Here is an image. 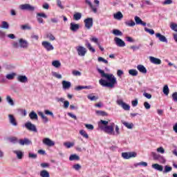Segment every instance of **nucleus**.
Segmentation results:
<instances>
[{"label":"nucleus","instance_id":"nucleus-33","mask_svg":"<svg viewBox=\"0 0 177 177\" xmlns=\"http://www.w3.org/2000/svg\"><path fill=\"white\" fill-rule=\"evenodd\" d=\"M81 17H82V15L81 14V12H76L73 15L74 20H81Z\"/></svg>","mask_w":177,"mask_h":177},{"label":"nucleus","instance_id":"nucleus-19","mask_svg":"<svg viewBox=\"0 0 177 177\" xmlns=\"http://www.w3.org/2000/svg\"><path fill=\"white\" fill-rule=\"evenodd\" d=\"M156 38L159 39V41H160V42H168L167 37H165V36L161 35V33H156Z\"/></svg>","mask_w":177,"mask_h":177},{"label":"nucleus","instance_id":"nucleus-41","mask_svg":"<svg viewBox=\"0 0 177 177\" xmlns=\"http://www.w3.org/2000/svg\"><path fill=\"white\" fill-rule=\"evenodd\" d=\"M64 146H65V147H66L67 149H70L71 147H73L74 142H66L64 143Z\"/></svg>","mask_w":177,"mask_h":177},{"label":"nucleus","instance_id":"nucleus-47","mask_svg":"<svg viewBox=\"0 0 177 177\" xmlns=\"http://www.w3.org/2000/svg\"><path fill=\"white\" fill-rule=\"evenodd\" d=\"M46 38H48L50 41H55V39H56V37H55L52 33H48L46 35Z\"/></svg>","mask_w":177,"mask_h":177},{"label":"nucleus","instance_id":"nucleus-6","mask_svg":"<svg viewBox=\"0 0 177 177\" xmlns=\"http://www.w3.org/2000/svg\"><path fill=\"white\" fill-rule=\"evenodd\" d=\"M117 104H118V106H121V107L122 109H124L126 111H129V110H131V106H129V104L124 102V101H122V100H118L116 101Z\"/></svg>","mask_w":177,"mask_h":177},{"label":"nucleus","instance_id":"nucleus-42","mask_svg":"<svg viewBox=\"0 0 177 177\" xmlns=\"http://www.w3.org/2000/svg\"><path fill=\"white\" fill-rule=\"evenodd\" d=\"M170 28L173 31H175L176 32H177V24H175V23L170 24Z\"/></svg>","mask_w":177,"mask_h":177},{"label":"nucleus","instance_id":"nucleus-31","mask_svg":"<svg viewBox=\"0 0 177 177\" xmlns=\"http://www.w3.org/2000/svg\"><path fill=\"white\" fill-rule=\"evenodd\" d=\"M29 117L30 120H38V115H37V113L34 111H31L29 113Z\"/></svg>","mask_w":177,"mask_h":177},{"label":"nucleus","instance_id":"nucleus-38","mask_svg":"<svg viewBox=\"0 0 177 177\" xmlns=\"http://www.w3.org/2000/svg\"><path fill=\"white\" fill-rule=\"evenodd\" d=\"M126 26H128V27H133L136 24L133 20H130L129 21L125 22Z\"/></svg>","mask_w":177,"mask_h":177},{"label":"nucleus","instance_id":"nucleus-25","mask_svg":"<svg viewBox=\"0 0 177 177\" xmlns=\"http://www.w3.org/2000/svg\"><path fill=\"white\" fill-rule=\"evenodd\" d=\"M38 115H39V117H41V120H43V122L44 124H46V122H49V118H48V117H46L44 113L42 112H39Z\"/></svg>","mask_w":177,"mask_h":177},{"label":"nucleus","instance_id":"nucleus-63","mask_svg":"<svg viewBox=\"0 0 177 177\" xmlns=\"http://www.w3.org/2000/svg\"><path fill=\"white\" fill-rule=\"evenodd\" d=\"M143 96H145V97H147V99H151V94H150L149 93H144Z\"/></svg>","mask_w":177,"mask_h":177},{"label":"nucleus","instance_id":"nucleus-49","mask_svg":"<svg viewBox=\"0 0 177 177\" xmlns=\"http://www.w3.org/2000/svg\"><path fill=\"white\" fill-rule=\"evenodd\" d=\"M90 41H91V42H94L96 45H99V44H100V42H99V39L97 37H92L90 39Z\"/></svg>","mask_w":177,"mask_h":177},{"label":"nucleus","instance_id":"nucleus-23","mask_svg":"<svg viewBox=\"0 0 177 177\" xmlns=\"http://www.w3.org/2000/svg\"><path fill=\"white\" fill-rule=\"evenodd\" d=\"M137 70H138L140 73H142V74H146L147 73V69H146V67L142 64L137 66Z\"/></svg>","mask_w":177,"mask_h":177},{"label":"nucleus","instance_id":"nucleus-40","mask_svg":"<svg viewBox=\"0 0 177 177\" xmlns=\"http://www.w3.org/2000/svg\"><path fill=\"white\" fill-rule=\"evenodd\" d=\"M163 93L166 95V96H168V95H169V88H168V85H165L163 87Z\"/></svg>","mask_w":177,"mask_h":177},{"label":"nucleus","instance_id":"nucleus-46","mask_svg":"<svg viewBox=\"0 0 177 177\" xmlns=\"http://www.w3.org/2000/svg\"><path fill=\"white\" fill-rule=\"evenodd\" d=\"M1 28H5L6 30H8V28H9V24L3 21L2 22Z\"/></svg>","mask_w":177,"mask_h":177},{"label":"nucleus","instance_id":"nucleus-53","mask_svg":"<svg viewBox=\"0 0 177 177\" xmlns=\"http://www.w3.org/2000/svg\"><path fill=\"white\" fill-rule=\"evenodd\" d=\"M53 75L55 78H57L58 80H62V75L56 73V72H53Z\"/></svg>","mask_w":177,"mask_h":177},{"label":"nucleus","instance_id":"nucleus-55","mask_svg":"<svg viewBox=\"0 0 177 177\" xmlns=\"http://www.w3.org/2000/svg\"><path fill=\"white\" fill-rule=\"evenodd\" d=\"M152 157L153 158V160H158L160 158V155L157 154L156 152H152Z\"/></svg>","mask_w":177,"mask_h":177},{"label":"nucleus","instance_id":"nucleus-15","mask_svg":"<svg viewBox=\"0 0 177 177\" xmlns=\"http://www.w3.org/2000/svg\"><path fill=\"white\" fill-rule=\"evenodd\" d=\"M10 124L12 125L13 127H17V120H16V118L15 116L12 114L8 115Z\"/></svg>","mask_w":177,"mask_h":177},{"label":"nucleus","instance_id":"nucleus-60","mask_svg":"<svg viewBox=\"0 0 177 177\" xmlns=\"http://www.w3.org/2000/svg\"><path fill=\"white\" fill-rule=\"evenodd\" d=\"M144 106L145 107V109H146L147 110L150 109V108L151 107V106L150 105V104H149V102H144Z\"/></svg>","mask_w":177,"mask_h":177},{"label":"nucleus","instance_id":"nucleus-37","mask_svg":"<svg viewBox=\"0 0 177 177\" xmlns=\"http://www.w3.org/2000/svg\"><path fill=\"white\" fill-rule=\"evenodd\" d=\"M88 99H89V100H91V102H96V100H97V99H99L98 96H95V95H89L87 96Z\"/></svg>","mask_w":177,"mask_h":177},{"label":"nucleus","instance_id":"nucleus-61","mask_svg":"<svg viewBox=\"0 0 177 177\" xmlns=\"http://www.w3.org/2000/svg\"><path fill=\"white\" fill-rule=\"evenodd\" d=\"M73 75H75V76H80L81 75V72H80L79 71H73L72 72Z\"/></svg>","mask_w":177,"mask_h":177},{"label":"nucleus","instance_id":"nucleus-21","mask_svg":"<svg viewBox=\"0 0 177 177\" xmlns=\"http://www.w3.org/2000/svg\"><path fill=\"white\" fill-rule=\"evenodd\" d=\"M152 168L153 169H156V171H159L160 172H162L164 167L161 165H158V163H155L152 165Z\"/></svg>","mask_w":177,"mask_h":177},{"label":"nucleus","instance_id":"nucleus-50","mask_svg":"<svg viewBox=\"0 0 177 177\" xmlns=\"http://www.w3.org/2000/svg\"><path fill=\"white\" fill-rule=\"evenodd\" d=\"M145 31H146V32H149V34H150L151 35H154V30L153 29L145 28Z\"/></svg>","mask_w":177,"mask_h":177},{"label":"nucleus","instance_id":"nucleus-4","mask_svg":"<svg viewBox=\"0 0 177 177\" xmlns=\"http://www.w3.org/2000/svg\"><path fill=\"white\" fill-rule=\"evenodd\" d=\"M19 9H21V10H28L29 12H34V10H35V7L28 3H25L20 5Z\"/></svg>","mask_w":177,"mask_h":177},{"label":"nucleus","instance_id":"nucleus-8","mask_svg":"<svg viewBox=\"0 0 177 177\" xmlns=\"http://www.w3.org/2000/svg\"><path fill=\"white\" fill-rule=\"evenodd\" d=\"M25 127L28 131H30L31 132H38L37 130V127L35 124L31 123V122H28L25 124Z\"/></svg>","mask_w":177,"mask_h":177},{"label":"nucleus","instance_id":"nucleus-44","mask_svg":"<svg viewBox=\"0 0 177 177\" xmlns=\"http://www.w3.org/2000/svg\"><path fill=\"white\" fill-rule=\"evenodd\" d=\"M171 171H172V167L168 165L165 166L164 174H168V172H171Z\"/></svg>","mask_w":177,"mask_h":177},{"label":"nucleus","instance_id":"nucleus-39","mask_svg":"<svg viewBox=\"0 0 177 177\" xmlns=\"http://www.w3.org/2000/svg\"><path fill=\"white\" fill-rule=\"evenodd\" d=\"M80 135H82V136H83V138H85L86 139H88L89 136L88 135V133H86V131H85V130H80Z\"/></svg>","mask_w":177,"mask_h":177},{"label":"nucleus","instance_id":"nucleus-48","mask_svg":"<svg viewBox=\"0 0 177 177\" xmlns=\"http://www.w3.org/2000/svg\"><path fill=\"white\" fill-rule=\"evenodd\" d=\"M113 34H114V35H122V32H121L120 30L118 29H114L113 30Z\"/></svg>","mask_w":177,"mask_h":177},{"label":"nucleus","instance_id":"nucleus-34","mask_svg":"<svg viewBox=\"0 0 177 177\" xmlns=\"http://www.w3.org/2000/svg\"><path fill=\"white\" fill-rule=\"evenodd\" d=\"M97 115H101L102 117H107L109 114L104 111H96Z\"/></svg>","mask_w":177,"mask_h":177},{"label":"nucleus","instance_id":"nucleus-51","mask_svg":"<svg viewBox=\"0 0 177 177\" xmlns=\"http://www.w3.org/2000/svg\"><path fill=\"white\" fill-rule=\"evenodd\" d=\"M19 111L23 117H26V115H27V111H26V109H19Z\"/></svg>","mask_w":177,"mask_h":177},{"label":"nucleus","instance_id":"nucleus-56","mask_svg":"<svg viewBox=\"0 0 177 177\" xmlns=\"http://www.w3.org/2000/svg\"><path fill=\"white\" fill-rule=\"evenodd\" d=\"M57 5L58 8H60V9H64V6L62 5V1L60 0H57Z\"/></svg>","mask_w":177,"mask_h":177},{"label":"nucleus","instance_id":"nucleus-11","mask_svg":"<svg viewBox=\"0 0 177 177\" xmlns=\"http://www.w3.org/2000/svg\"><path fill=\"white\" fill-rule=\"evenodd\" d=\"M42 17L44 19H47L48 16L46 15L45 13L44 12H41V13H37V21L38 23H39L40 24H42L44 23V19H42Z\"/></svg>","mask_w":177,"mask_h":177},{"label":"nucleus","instance_id":"nucleus-10","mask_svg":"<svg viewBox=\"0 0 177 177\" xmlns=\"http://www.w3.org/2000/svg\"><path fill=\"white\" fill-rule=\"evenodd\" d=\"M84 26L86 27V28H87L88 30H90V28H92V27H93V18H87L86 19H84Z\"/></svg>","mask_w":177,"mask_h":177},{"label":"nucleus","instance_id":"nucleus-43","mask_svg":"<svg viewBox=\"0 0 177 177\" xmlns=\"http://www.w3.org/2000/svg\"><path fill=\"white\" fill-rule=\"evenodd\" d=\"M6 100L9 103V104H10V106H15V102H13L10 96L8 95L6 97Z\"/></svg>","mask_w":177,"mask_h":177},{"label":"nucleus","instance_id":"nucleus-9","mask_svg":"<svg viewBox=\"0 0 177 177\" xmlns=\"http://www.w3.org/2000/svg\"><path fill=\"white\" fill-rule=\"evenodd\" d=\"M76 50L77 52V55L79 56H82L84 57L85 56V55H86V49L85 48V47L82 46H78L76 47Z\"/></svg>","mask_w":177,"mask_h":177},{"label":"nucleus","instance_id":"nucleus-57","mask_svg":"<svg viewBox=\"0 0 177 177\" xmlns=\"http://www.w3.org/2000/svg\"><path fill=\"white\" fill-rule=\"evenodd\" d=\"M40 167H41V168H49L50 165L49 163L43 162L40 164Z\"/></svg>","mask_w":177,"mask_h":177},{"label":"nucleus","instance_id":"nucleus-5","mask_svg":"<svg viewBox=\"0 0 177 177\" xmlns=\"http://www.w3.org/2000/svg\"><path fill=\"white\" fill-rule=\"evenodd\" d=\"M138 154L136 152H123L122 153V157L124 160H129V158H133L136 157Z\"/></svg>","mask_w":177,"mask_h":177},{"label":"nucleus","instance_id":"nucleus-18","mask_svg":"<svg viewBox=\"0 0 177 177\" xmlns=\"http://www.w3.org/2000/svg\"><path fill=\"white\" fill-rule=\"evenodd\" d=\"M134 20L136 24L138 25L140 24L141 26H143V27H146V22H144L143 21H142V19H140V17L136 16L134 17Z\"/></svg>","mask_w":177,"mask_h":177},{"label":"nucleus","instance_id":"nucleus-64","mask_svg":"<svg viewBox=\"0 0 177 177\" xmlns=\"http://www.w3.org/2000/svg\"><path fill=\"white\" fill-rule=\"evenodd\" d=\"M173 100L177 102V92H175L172 94Z\"/></svg>","mask_w":177,"mask_h":177},{"label":"nucleus","instance_id":"nucleus-17","mask_svg":"<svg viewBox=\"0 0 177 177\" xmlns=\"http://www.w3.org/2000/svg\"><path fill=\"white\" fill-rule=\"evenodd\" d=\"M78 30H80V24L71 23V26H70L71 31H73V32H75V31H78Z\"/></svg>","mask_w":177,"mask_h":177},{"label":"nucleus","instance_id":"nucleus-27","mask_svg":"<svg viewBox=\"0 0 177 177\" xmlns=\"http://www.w3.org/2000/svg\"><path fill=\"white\" fill-rule=\"evenodd\" d=\"M85 45L86 47L88 49V50L90 52H92V53H95V52H96V50H95V48L92 47V45L91 44V43H89V41H86Z\"/></svg>","mask_w":177,"mask_h":177},{"label":"nucleus","instance_id":"nucleus-13","mask_svg":"<svg viewBox=\"0 0 177 177\" xmlns=\"http://www.w3.org/2000/svg\"><path fill=\"white\" fill-rule=\"evenodd\" d=\"M44 145L46 146H48V147H52L55 145V142L52 140L49 139L48 138H46L43 140Z\"/></svg>","mask_w":177,"mask_h":177},{"label":"nucleus","instance_id":"nucleus-45","mask_svg":"<svg viewBox=\"0 0 177 177\" xmlns=\"http://www.w3.org/2000/svg\"><path fill=\"white\" fill-rule=\"evenodd\" d=\"M6 77L7 80H14L15 77H16V73H12L11 74H8Z\"/></svg>","mask_w":177,"mask_h":177},{"label":"nucleus","instance_id":"nucleus-16","mask_svg":"<svg viewBox=\"0 0 177 177\" xmlns=\"http://www.w3.org/2000/svg\"><path fill=\"white\" fill-rule=\"evenodd\" d=\"M17 81L22 84H26V82H28V78L26 75H19L17 77Z\"/></svg>","mask_w":177,"mask_h":177},{"label":"nucleus","instance_id":"nucleus-32","mask_svg":"<svg viewBox=\"0 0 177 177\" xmlns=\"http://www.w3.org/2000/svg\"><path fill=\"white\" fill-rule=\"evenodd\" d=\"M40 176L41 177H50L49 172L46 170H42L40 171Z\"/></svg>","mask_w":177,"mask_h":177},{"label":"nucleus","instance_id":"nucleus-62","mask_svg":"<svg viewBox=\"0 0 177 177\" xmlns=\"http://www.w3.org/2000/svg\"><path fill=\"white\" fill-rule=\"evenodd\" d=\"M73 169H75V171H79V169H81V166L80 164H76L73 165Z\"/></svg>","mask_w":177,"mask_h":177},{"label":"nucleus","instance_id":"nucleus-14","mask_svg":"<svg viewBox=\"0 0 177 177\" xmlns=\"http://www.w3.org/2000/svg\"><path fill=\"white\" fill-rule=\"evenodd\" d=\"M19 42L20 48H23L24 49H27V48H28V41L24 40L23 39H19Z\"/></svg>","mask_w":177,"mask_h":177},{"label":"nucleus","instance_id":"nucleus-3","mask_svg":"<svg viewBox=\"0 0 177 177\" xmlns=\"http://www.w3.org/2000/svg\"><path fill=\"white\" fill-rule=\"evenodd\" d=\"M85 2L87 5H88L93 13H97V8H99V3H100L99 0H94V3H95L96 6H93L92 2H91L89 0H86Z\"/></svg>","mask_w":177,"mask_h":177},{"label":"nucleus","instance_id":"nucleus-7","mask_svg":"<svg viewBox=\"0 0 177 177\" xmlns=\"http://www.w3.org/2000/svg\"><path fill=\"white\" fill-rule=\"evenodd\" d=\"M41 45L47 52H50V50H53V49H55V47H53L52 44L49 41H44L41 42Z\"/></svg>","mask_w":177,"mask_h":177},{"label":"nucleus","instance_id":"nucleus-24","mask_svg":"<svg viewBox=\"0 0 177 177\" xmlns=\"http://www.w3.org/2000/svg\"><path fill=\"white\" fill-rule=\"evenodd\" d=\"M62 87L64 89H70V88H71V82L63 80Z\"/></svg>","mask_w":177,"mask_h":177},{"label":"nucleus","instance_id":"nucleus-52","mask_svg":"<svg viewBox=\"0 0 177 177\" xmlns=\"http://www.w3.org/2000/svg\"><path fill=\"white\" fill-rule=\"evenodd\" d=\"M21 30H31V26H28V24L22 25L21 26Z\"/></svg>","mask_w":177,"mask_h":177},{"label":"nucleus","instance_id":"nucleus-12","mask_svg":"<svg viewBox=\"0 0 177 177\" xmlns=\"http://www.w3.org/2000/svg\"><path fill=\"white\" fill-rule=\"evenodd\" d=\"M114 41L117 46H120V48H124V46H125V41H124V40L121 39L120 38L115 37Z\"/></svg>","mask_w":177,"mask_h":177},{"label":"nucleus","instance_id":"nucleus-35","mask_svg":"<svg viewBox=\"0 0 177 177\" xmlns=\"http://www.w3.org/2000/svg\"><path fill=\"white\" fill-rule=\"evenodd\" d=\"M129 74L133 77H136V75L138 74V72L136 69H130L129 70Z\"/></svg>","mask_w":177,"mask_h":177},{"label":"nucleus","instance_id":"nucleus-30","mask_svg":"<svg viewBox=\"0 0 177 177\" xmlns=\"http://www.w3.org/2000/svg\"><path fill=\"white\" fill-rule=\"evenodd\" d=\"M122 124L126 127L128 129H132L133 128V123H128L127 122L122 121Z\"/></svg>","mask_w":177,"mask_h":177},{"label":"nucleus","instance_id":"nucleus-20","mask_svg":"<svg viewBox=\"0 0 177 177\" xmlns=\"http://www.w3.org/2000/svg\"><path fill=\"white\" fill-rule=\"evenodd\" d=\"M149 61L153 64H161V59L156 58L154 57H149Z\"/></svg>","mask_w":177,"mask_h":177},{"label":"nucleus","instance_id":"nucleus-2","mask_svg":"<svg viewBox=\"0 0 177 177\" xmlns=\"http://www.w3.org/2000/svg\"><path fill=\"white\" fill-rule=\"evenodd\" d=\"M115 124L111 123L110 126H109V122L106 120H101L98 122V127L102 131H104L105 133H108V135H115L114 133V127Z\"/></svg>","mask_w":177,"mask_h":177},{"label":"nucleus","instance_id":"nucleus-22","mask_svg":"<svg viewBox=\"0 0 177 177\" xmlns=\"http://www.w3.org/2000/svg\"><path fill=\"white\" fill-rule=\"evenodd\" d=\"M19 145L24 146V145H31V141L28 138H24V140L21 139L19 140Z\"/></svg>","mask_w":177,"mask_h":177},{"label":"nucleus","instance_id":"nucleus-54","mask_svg":"<svg viewBox=\"0 0 177 177\" xmlns=\"http://www.w3.org/2000/svg\"><path fill=\"white\" fill-rule=\"evenodd\" d=\"M44 113L46 115H50L51 117H55V115H53V112L49 111V110H45Z\"/></svg>","mask_w":177,"mask_h":177},{"label":"nucleus","instance_id":"nucleus-26","mask_svg":"<svg viewBox=\"0 0 177 177\" xmlns=\"http://www.w3.org/2000/svg\"><path fill=\"white\" fill-rule=\"evenodd\" d=\"M13 153L17 155L18 160H21L24 157V153L21 151H13Z\"/></svg>","mask_w":177,"mask_h":177},{"label":"nucleus","instance_id":"nucleus-58","mask_svg":"<svg viewBox=\"0 0 177 177\" xmlns=\"http://www.w3.org/2000/svg\"><path fill=\"white\" fill-rule=\"evenodd\" d=\"M131 104H132L133 107H136V106H138V99H136V100L131 101Z\"/></svg>","mask_w":177,"mask_h":177},{"label":"nucleus","instance_id":"nucleus-29","mask_svg":"<svg viewBox=\"0 0 177 177\" xmlns=\"http://www.w3.org/2000/svg\"><path fill=\"white\" fill-rule=\"evenodd\" d=\"M80 160V156H78L77 154H72L69 157V160L70 161H79Z\"/></svg>","mask_w":177,"mask_h":177},{"label":"nucleus","instance_id":"nucleus-36","mask_svg":"<svg viewBox=\"0 0 177 177\" xmlns=\"http://www.w3.org/2000/svg\"><path fill=\"white\" fill-rule=\"evenodd\" d=\"M52 65L56 68H59V67L62 66V64L60 63L59 61L55 60L52 62Z\"/></svg>","mask_w":177,"mask_h":177},{"label":"nucleus","instance_id":"nucleus-59","mask_svg":"<svg viewBox=\"0 0 177 177\" xmlns=\"http://www.w3.org/2000/svg\"><path fill=\"white\" fill-rule=\"evenodd\" d=\"M9 140L11 142V143H17V138L16 137L10 138Z\"/></svg>","mask_w":177,"mask_h":177},{"label":"nucleus","instance_id":"nucleus-1","mask_svg":"<svg viewBox=\"0 0 177 177\" xmlns=\"http://www.w3.org/2000/svg\"><path fill=\"white\" fill-rule=\"evenodd\" d=\"M97 71L100 74H101V77L102 78H106L107 81L105 80L101 79L99 80L100 84L102 85V86H106V88H114V86L115 84H117V78H115V76L113 74H109L104 73V71L102 69H97Z\"/></svg>","mask_w":177,"mask_h":177},{"label":"nucleus","instance_id":"nucleus-28","mask_svg":"<svg viewBox=\"0 0 177 177\" xmlns=\"http://www.w3.org/2000/svg\"><path fill=\"white\" fill-rule=\"evenodd\" d=\"M113 17L116 20H121V19H122L124 17V15H122V13L121 12L119 11L113 15Z\"/></svg>","mask_w":177,"mask_h":177}]
</instances>
